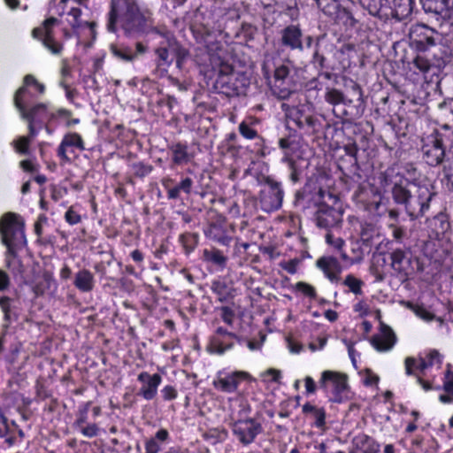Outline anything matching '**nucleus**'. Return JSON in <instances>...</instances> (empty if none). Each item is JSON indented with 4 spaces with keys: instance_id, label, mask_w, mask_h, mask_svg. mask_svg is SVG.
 <instances>
[{
    "instance_id": "1",
    "label": "nucleus",
    "mask_w": 453,
    "mask_h": 453,
    "mask_svg": "<svg viewBox=\"0 0 453 453\" xmlns=\"http://www.w3.org/2000/svg\"><path fill=\"white\" fill-rule=\"evenodd\" d=\"M118 24L127 38H140L150 34L159 35L161 30L154 24L153 12L142 8L139 0H111L107 15V30L116 33Z\"/></svg>"
},
{
    "instance_id": "2",
    "label": "nucleus",
    "mask_w": 453,
    "mask_h": 453,
    "mask_svg": "<svg viewBox=\"0 0 453 453\" xmlns=\"http://www.w3.org/2000/svg\"><path fill=\"white\" fill-rule=\"evenodd\" d=\"M391 196L395 203L403 205L411 219H417L425 216L429 210L434 193L426 185L401 178L391 188Z\"/></svg>"
},
{
    "instance_id": "3",
    "label": "nucleus",
    "mask_w": 453,
    "mask_h": 453,
    "mask_svg": "<svg viewBox=\"0 0 453 453\" xmlns=\"http://www.w3.org/2000/svg\"><path fill=\"white\" fill-rule=\"evenodd\" d=\"M24 226V221L13 212L5 213L0 219L2 242L7 247L6 266L14 275L24 273L23 264L17 255V250L27 244Z\"/></svg>"
},
{
    "instance_id": "4",
    "label": "nucleus",
    "mask_w": 453,
    "mask_h": 453,
    "mask_svg": "<svg viewBox=\"0 0 453 453\" xmlns=\"http://www.w3.org/2000/svg\"><path fill=\"white\" fill-rule=\"evenodd\" d=\"M219 75L216 80V88L227 96H238L245 93L250 81L242 73L234 72V68L228 63L218 59Z\"/></svg>"
},
{
    "instance_id": "5",
    "label": "nucleus",
    "mask_w": 453,
    "mask_h": 453,
    "mask_svg": "<svg viewBox=\"0 0 453 453\" xmlns=\"http://www.w3.org/2000/svg\"><path fill=\"white\" fill-rule=\"evenodd\" d=\"M296 75V71L290 63L278 65L271 86L273 94L281 100L288 98L297 88Z\"/></svg>"
},
{
    "instance_id": "6",
    "label": "nucleus",
    "mask_w": 453,
    "mask_h": 453,
    "mask_svg": "<svg viewBox=\"0 0 453 453\" xmlns=\"http://www.w3.org/2000/svg\"><path fill=\"white\" fill-rule=\"evenodd\" d=\"M421 151L426 162L431 166L439 165L445 157V142L443 134L434 131L423 140Z\"/></svg>"
},
{
    "instance_id": "7",
    "label": "nucleus",
    "mask_w": 453,
    "mask_h": 453,
    "mask_svg": "<svg viewBox=\"0 0 453 453\" xmlns=\"http://www.w3.org/2000/svg\"><path fill=\"white\" fill-rule=\"evenodd\" d=\"M27 89L24 87L19 88L14 96V104L19 111L20 117L27 122L37 123L39 128L50 119V113L45 104H37L29 110L26 109L22 102V97L26 94Z\"/></svg>"
},
{
    "instance_id": "8",
    "label": "nucleus",
    "mask_w": 453,
    "mask_h": 453,
    "mask_svg": "<svg viewBox=\"0 0 453 453\" xmlns=\"http://www.w3.org/2000/svg\"><path fill=\"white\" fill-rule=\"evenodd\" d=\"M266 187L261 190L259 203L264 211L271 212L281 207L284 192L280 182L266 178Z\"/></svg>"
},
{
    "instance_id": "9",
    "label": "nucleus",
    "mask_w": 453,
    "mask_h": 453,
    "mask_svg": "<svg viewBox=\"0 0 453 453\" xmlns=\"http://www.w3.org/2000/svg\"><path fill=\"white\" fill-rule=\"evenodd\" d=\"M262 430L261 424L254 418H238L232 423L233 434L243 445L252 443Z\"/></svg>"
},
{
    "instance_id": "10",
    "label": "nucleus",
    "mask_w": 453,
    "mask_h": 453,
    "mask_svg": "<svg viewBox=\"0 0 453 453\" xmlns=\"http://www.w3.org/2000/svg\"><path fill=\"white\" fill-rule=\"evenodd\" d=\"M390 266L396 275L407 279L414 273L411 249H395L389 253Z\"/></svg>"
},
{
    "instance_id": "11",
    "label": "nucleus",
    "mask_w": 453,
    "mask_h": 453,
    "mask_svg": "<svg viewBox=\"0 0 453 453\" xmlns=\"http://www.w3.org/2000/svg\"><path fill=\"white\" fill-rule=\"evenodd\" d=\"M250 375L243 371L225 372L219 371L212 381L213 388L223 393H234L237 391L242 380L250 379Z\"/></svg>"
},
{
    "instance_id": "12",
    "label": "nucleus",
    "mask_w": 453,
    "mask_h": 453,
    "mask_svg": "<svg viewBox=\"0 0 453 453\" xmlns=\"http://www.w3.org/2000/svg\"><path fill=\"white\" fill-rule=\"evenodd\" d=\"M203 233L209 240L228 247L233 241L234 226L233 225L227 226L224 220H217L211 222L203 230Z\"/></svg>"
},
{
    "instance_id": "13",
    "label": "nucleus",
    "mask_w": 453,
    "mask_h": 453,
    "mask_svg": "<svg viewBox=\"0 0 453 453\" xmlns=\"http://www.w3.org/2000/svg\"><path fill=\"white\" fill-rule=\"evenodd\" d=\"M319 388L327 391L329 388H333L334 395V401L340 403L342 401V393L347 388V376L343 373L334 371H324L319 381Z\"/></svg>"
},
{
    "instance_id": "14",
    "label": "nucleus",
    "mask_w": 453,
    "mask_h": 453,
    "mask_svg": "<svg viewBox=\"0 0 453 453\" xmlns=\"http://www.w3.org/2000/svg\"><path fill=\"white\" fill-rule=\"evenodd\" d=\"M235 340L241 342V339L235 334L219 326L211 337L207 349L211 353L222 355L234 347Z\"/></svg>"
},
{
    "instance_id": "15",
    "label": "nucleus",
    "mask_w": 453,
    "mask_h": 453,
    "mask_svg": "<svg viewBox=\"0 0 453 453\" xmlns=\"http://www.w3.org/2000/svg\"><path fill=\"white\" fill-rule=\"evenodd\" d=\"M58 23V19L50 17L44 20L42 26L33 30V35L42 42V44L53 54H59L62 45L52 36V27Z\"/></svg>"
},
{
    "instance_id": "16",
    "label": "nucleus",
    "mask_w": 453,
    "mask_h": 453,
    "mask_svg": "<svg viewBox=\"0 0 453 453\" xmlns=\"http://www.w3.org/2000/svg\"><path fill=\"white\" fill-rule=\"evenodd\" d=\"M438 33L425 24H415L410 28V37L420 50L435 45Z\"/></svg>"
},
{
    "instance_id": "17",
    "label": "nucleus",
    "mask_w": 453,
    "mask_h": 453,
    "mask_svg": "<svg viewBox=\"0 0 453 453\" xmlns=\"http://www.w3.org/2000/svg\"><path fill=\"white\" fill-rule=\"evenodd\" d=\"M110 50L117 58L125 62H133L140 56L146 54L149 50V47L142 42H136L134 50L124 44H111Z\"/></svg>"
},
{
    "instance_id": "18",
    "label": "nucleus",
    "mask_w": 453,
    "mask_h": 453,
    "mask_svg": "<svg viewBox=\"0 0 453 453\" xmlns=\"http://www.w3.org/2000/svg\"><path fill=\"white\" fill-rule=\"evenodd\" d=\"M315 219L319 227L329 229L340 226L342 214L339 210L323 204L317 211Z\"/></svg>"
},
{
    "instance_id": "19",
    "label": "nucleus",
    "mask_w": 453,
    "mask_h": 453,
    "mask_svg": "<svg viewBox=\"0 0 453 453\" xmlns=\"http://www.w3.org/2000/svg\"><path fill=\"white\" fill-rule=\"evenodd\" d=\"M138 381L142 385L139 389L138 395L145 400H152L157 393V388L162 381V377L158 373L150 374L147 372H142L138 377Z\"/></svg>"
},
{
    "instance_id": "20",
    "label": "nucleus",
    "mask_w": 453,
    "mask_h": 453,
    "mask_svg": "<svg viewBox=\"0 0 453 453\" xmlns=\"http://www.w3.org/2000/svg\"><path fill=\"white\" fill-rule=\"evenodd\" d=\"M303 33L298 26L289 25L280 32V43L292 50H303Z\"/></svg>"
},
{
    "instance_id": "21",
    "label": "nucleus",
    "mask_w": 453,
    "mask_h": 453,
    "mask_svg": "<svg viewBox=\"0 0 453 453\" xmlns=\"http://www.w3.org/2000/svg\"><path fill=\"white\" fill-rule=\"evenodd\" d=\"M259 119L255 117H248L239 124L238 131L241 135L246 139L252 140L257 138L259 142L257 143V145L260 147V149L257 150V154L261 157H265L266 154L264 145L265 140L258 135V133L255 128V126L259 124Z\"/></svg>"
},
{
    "instance_id": "22",
    "label": "nucleus",
    "mask_w": 453,
    "mask_h": 453,
    "mask_svg": "<svg viewBox=\"0 0 453 453\" xmlns=\"http://www.w3.org/2000/svg\"><path fill=\"white\" fill-rule=\"evenodd\" d=\"M421 4L425 12L431 14L439 24L449 18L448 0H421Z\"/></svg>"
},
{
    "instance_id": "23",
    "label": "nucleus",
    "mask_w": 453,
    "mask_h": 453,
    "mask_svg": "<svg viewBox=\"0 0 453 453\" xmlns=\"http://www.w3.org/2000/svg\"><path fill=\"white\" fill-rule=\"evenodd\" d=\"M316 265L330 281L337 282L340 280L342 266L336 257L332 256L321 257L316 261Z\"/></svg>"
},
{
    "instance_id": "24",
    "label": "nucleus",
    "mask_w": 453,
    "mask_h": 453,
    "mask_svg": "<svg viewBox=\"0 0 453 453\" xmlns=\"http://www.w3.org/2000/svg\"><path fill=\"white\" fill-rule=\"evenodd\" d=\"M396 342V336L393 330L387 325L380 326V332L372 336V345L378 351H388L393 348Z\"/></svg>"
},
{
    "instance_id": "25",
    "label": "nucleus",
    "mask_w": 453,
    "mask_h": 453,
    "mask_svg": "<svg viewBox=\"0 0 453 453\" xmlns=\"http://www.w3.org/2000/svg\"><path fill=\"white\" fill-rule=\"evenodd\" d=\"M389 4L390 15L397 20L407 19L413 10V0H386Z\"/></svg>"
},
{
    "instance_id": "26",
    "label": "nucleus",
    "mask_w": 453,
    "mask_h": 453,
    "mask_svg": "<svg viewBox=\"0 0 453 453\" xmlns=\"http://www.w3.org/2000/svg\"><path fill=\"white\" fill-rule=\"evenodd\" d=\"M323 36H319L317 38L315 47H314V52L312 56V62L314 64H317L320 68H326L334 70V67L332 66L326 60V51H332L334 50V47L333 44H326L323 45Z\"/></svg>"
},
{
    "instance_id": "27",
    "label": "nucleus",
    "mask_w": 453,
    "mask_h": 453,
    "mask_svg": "<svg viewBox=\"0 0 453 453\" xmlns=\"http://www.w3.org/2000/svg\"><path fill=\"white\" fill-rule=\"evenodd\" d=\"M158 35L166 39L168 48L173 50L176 56V65L180 68L184 59L188 55V50L178 42L170 31L166 29L161 30V33H159Z\"/></svg>"
},
{
    "instance_id": "28",
    "label": "nucleus",
    "mask_w": 453,
    "mask_h": 453,
    "mask_svg": "<svg viewBox=\"0 0 453 453\" xmlns=\"http://www.w3.org/2000/svg\"><path fill=\"white\" fill-rule=\"evenodd\" d=\"M380 238V228L376 225L372 223H364L361 225L360 242L365 246V249L370 250ZM366 252H369V250Z\"/></svg>"
},
{
    "instance_id": "29",
    "label": "nucleus",
    "mask_w": 453,
    "mask_h": 453,
    "mask_svg": "<svg viewBox=\"0 0 453 453\" xmlns=\"http://www.w3.org/2000/svg\"><path fill=\"white\" fill-rule=\"evenodd\" d=\"M94 274L88 269L80 270L74 277L73 285L81 292L88 293L95 288Z\"/></svg>"
},
{
    "instance_id": "30",
    "label": "nucleus",
    "mask_w": 453,
    "mask_h": 453,
    "mask_svg": "<svg viewBox=\"0 0 453 453\" xmlns=\"http://www.w3.org/2000/svg\"><path fill=\"white\" fill-rule=\"evenodd\" d=\"M171 179H167L163 181V186L167 189L168 199L177 200L180 198V192H184L188 195L191 192L194 181L191 178L186 177L175 187H168V183L171 182Z\"/></svg>"
},
{
    "instance_id": "31",
    "label": "nucleus",
    "mask_w": 453,
    "mask_h": 453,
    "mask_svg": "<svg viewBox=\"0 0 453 453\" xmlns=\"http://www.w3.org/2000/svg\"><path fill=\"white\" fill-rule=\"evenodd\" d=\"M360 3L372 16L387 17L390 15V3H386V0H361Z\"/></svg>"
},
{
    "instance_id": "32",
    "label": "nucleus",
    "mask_w": 453,
    "mask_h": 453,
    "mask_svg": "<svg viewBox=\"0 0 453 453\" xmlns=\"http://www.w3.org/2000/svg\"><path fill=\"white\" fill-rule=\"evenodd\" d=\"M203 259L207 263L219 267L220 269H224L227 263V257L224 255L223 251L215 247L204 249L203 250Z\"/></svg>"
},
{
    "instance_id": "33",
    "label": "nucleus",
    "mask_w": 453,
    "mask_h": 453,
    "mask_svg": "<svg viewBox=\"0 0 453 453\" xmlns=\"http://www.w3.org/2000/svg\"><path fill=\"white\" fill-rule=\"evenodd\" d=\"M169 50L168 45L160 46L155 49V54L157 56V68L155 72L160 73L161 75L167 72V68L173 63V58H171L169 55Z\"/></svg>"
},
{
    "instance_id": "34",
    "label": "nucleus",
    "mask_w": 453,
    "mask_h": 453,
    "mask_svg": "<svg viewBox=\"0 0 453 453\" xmlns=\"http://www.w3.org/2000/svg\"><path fill=\"white\" fill-rule=\"evenodd\" d=\"M169 439V433L166 429H159L154 437L145 441V453H158L161 450L162 443Z\"/></svg>"
},
{
    "instance_id": "35",
    "label": "nucleus",
    "mask_w": 453,
    "mask_h": 453,
    "mask_svg": "<svg viewBox=\"0 0 453 453\" xmlns=\"http://www.w3.org/2000/svg\"><path fill=\"white\" fill-rule=\"evenodd\" d=\"M302 411L304 414L310 415L314 419V426L324 429L326 426V411L324 408H319L309 403L303 405Z\"/></svg>"
},
{
    "instance_id": "36",
    "label": "nucleus",
    "mask_w": 453,
    "mask_h": 453,
    "mask_svg": "<svg viewBox=\"0 0 453 453\" xmlns=\"http://www.w3.org/2000/svg\"><path fill=\"white\" fill-rule=\"evenodd\" d=\"M325 101L331 105L344 104L351 105L355 103L353 98H348L343 92L334 88H326Z\"/></svg>"
},
{
    "instance_id": "37",
    "label": "nucleus",
    "mask_w": 453,
    "mask_h": 453,
    "mask_svg": "<svg viewBox=\"0 0 453 453\" xmlns=\"http://www.w3.org/2000/svg\"><path fill=\"white\" fill-rule=\"evenodd\" d=\"M169 149L173 154L172 160L175 165L186 164L192 157L188 153V147L185 143H173L169 147Z\"/></svg>"
},
{
    "instance_id": "38",
    "label": "nucleus",
    "mask_w": 453,
    "mask_h": 453,
    "mask_svg": "<svg viewBox=\"0 0 453 453\" xmlns=\"http://www.w3.org/2000/svg\"><path fill=\"white\" fill-rule=\"evenodd\" d=\"M357 447L363 453H379L380 445L372 437L361 434L356 438Z\"/></svg>"
},
{
    "instance_id": "39",
    "label": "nucleus",
    "mask_w": 453,
    "mask_h": 453,
    "mask_svg": "<svg viewBox=\"0 0 453 453\" xmlns=\"http://www.w3.org/2000/svg\"><path fill=\"white\" fill-rule=\"evenodd\" d=\"M273 12L285 13L291 17L297 14L296 0H275Z\"/></svg>"
},
{
    "instance_id": "40",
    "label": "nucleus",
    "mask_w": 453,
    "mask_h": 453,
    "mask_svg": "<svg viewBox=\"0 0 453 453\" xmlns=\"http://www.w3.org/2000/svg\"><path fill=\"white\" fill-rule=\"evenodd\" d=\"M179 241L181 243L185 253L190 254L198 244L199 235L196 233L187 232L180 235Z\"/></svg>"
},
{
    "instance_id": "41",
    "label": "nucleus",
    "mask_w": 453,
    "mask_h": 453,
    "mask_svg": "<svg viewBox=\"0 0 453 453\" xmlns=\"http://www.w3.org/2000/svg\"><path fill=\"white\" fill-rule=\"evenodd\" d=\"M430 224L434 226L436 235L445 234L450 227L447 215L442 212L435 215L431 219Z\"/></svg>"
},
{
    "instance_id": "42",
    "label": "nucleus",
    "mask_w": 453,
    "mask_h": 453,
    "mask_svg": "<svg viewBox=\"0 0 453 453\" xmlns=\"http://www.w3.org/2000/svg\"><path fill=\"white\" fill-rule=\"evenodd\" d=\"M67 15L71 18L70 19H68V23L74 30L83 27H90L92 28L95 26V23L93 22L90 23L88 21H82L81 19V10L80 8H72L68 12Z\"/></svg>"
},
{
    "instance_id": "43",
    "label": "nucleus",
    "mask_w": 453,
    "mask_h": 453,
    "mask_svg": "<svg viewBox=\"0 0 453 453\" xmlns=\"http://www.w3.org/2000/svg\"><path fill=\"white\" fill-rule=\"evenodd\" d=\"M342 284L349 288V291L356 296L363 294L362 287L364 282L362 280L357 278L353 274H348L345 276Z\"/></svg>"
},
{
    "instance_id": "44",
    "label": "nucleus",
    "mask_w": 453,
    "mask_h": 453,
    "mask_svg": "<svg viewBox=\"0 0 453 453\" xmlns=\"http://www.w3.org/2000/svg\"><path fill=\"white\" fill-rule=\"evenodd\" d=\"M296 126L300 129L307 128L309 131L317 132L319 120L312 115H305L303 120L296 119Z\"/></svg>"
},
{
    "instance_id": "45",
    "label": "nucleus",
    "mask_w": 453,
    "mask_h": 453,
    "mask_svg": "<svg viewBox=\"0 0 453 453\" xmlns=\"http://www.w3.org/2000/svg\"><path fill=\"white\" fill-rule=\"evenodd\" d=\"M62 142H64V145H66L67 147L73 146L81 150L85 149L81 136L76 133L67 134L64 136Z\"/></svg>"
},
{
    "instance_id": "46",
    "label": "nucleus",
    "mask_w": 453,
    "mask_h": 453,
    "mask_svg": "<svg viewBox=\"0 0 453 453\" xmlns=\"http://www.w3.org/2000/svg\"><path fill=\"white\" fill-rule=\"evenodd\" d=\"M318 8L320 9L325 14L332 16L335 13L337 9V3L334 0H314Z\"/></svg>"
},
{
    "instance_id": "47",
    "label": "nucleus",
    "mask_w": 453,
    "mask_h": 453,
    "mask_svg": "<svg viewBox=\"0 0 453 453\" xmlns=\"http://www.w3.org/2000/svg\"><path fill=\"white\" fill-rule=\"evenodd\" d=\"M31 141L29 137L21 136L19 139L12 142V145L14 146L17 152L27 155L28 154V147Z\"/></svg>"
},
{
    "instance_id": "48",
    "label": "nucleus",
    "mask_w": 453,
    "mask_h": 453,
    "mask_svg": "<svg viewBox=\"0 0 453 453\" xmlns=\"http://www.w3.org/2000/svg\"><path fill=\"white\" fill-rule=\"evenodd\" d=\"M389 228L392 230V237L397 243H403L406 237V230L403 226L397 224H390Z\"/></svg>"
},
{
    "instance_id": "49",
    "label": "nucleus",
    "mask_w": 453,
    "mask_h": 453,
    "mask_svg": "<svg viewBox=\"0 0 453 453\" xmlns=\"http://www.w3.org/2000/svg\"><path fill=\"white\" fill-rule=\"evenodd\" d=\"M132 169L135 176L142 178L148 175L152 171L153 167L142 162H137L132 165Z\"/></svg>"
},
{
    "instance_id": "50",
    "label": "nucleus",
    "mask_w": 453,
    "mask_h": 453,
    "mask_svg": "<svg viewBox=\"0 0 453 453\" xmlns=\"http://www.w3.org/2000/svg\"><path fill=\"white\" fill-rule=\"evenodd\" d=\"M413 65L416 68H418L422 73H427L431 68L430 61L425 58L424 56L418 55L413 59Z\"/></svg>"
},
{
    "instance_id": "51",
    "label": "nucleus",
    "mask_w": 453,
    "mask_h": 453,
    "mask_svg": "<svg viewBox=\"0 0 453 453\" xmlns=\"http://www.w3.org/2000/svg\"><path fill=\"white\" fill-rule=\"evenodd\" d=\"M350 90H351V97L350 98H353L355 100V103L357 106H360L364 104V98H363V90L361 88V87L356 83V82H351V86H350Z\"/></svg>"
},
{
    "instance_id": "52",
    "label": "nucleus",
    "mask_w": 453,
    "mask_h": 453,
    "mask_svg": "<svg viewBox=\"0 0 453 453\" xmlns=\"http://www.w3.org/2000/svg\"><path fill=\"white\" fill-rule=\"evenodd\" d=\"M296 289L303 293L304 296H309L311 298L316 297V290L315 288L305 282H298L296 284Z\"/></svg>"
},
{
    "instance_id": "53",
    "label": "nucleus",
    "mask_w": 453,
    "mask_h": 453,
    "mask_svg": "<svg viewBox=\"0 0 453 453\" xmlns=\"http://www.w3.org/2000/svg\"><path fill=\"white\" fill-rule=\"evenodd\" d=\"M326 242L338 250H341L344 245V241L341 237H334L330 231L326 234Z\"/></svg>"
},
{
    "instance_id": "54",
    "label": "nucleus",
    "mask_w": 453,
    "mask_h": 453,
    "mask_svg": "<svg viewBox=\"0 0 453 453\" xmlns=\"http://www.w3.org/2000/svg\"><path fill=\"white\" fill-rule=\"evenodd\" d=\"M88 407L89 403H86L82 409L79 410L78 418L74 422L76 427L81 428L87 423Z\"/></svg>"
},
{
    "instance_id": "55",
    "label": "nucleus",
    "mask_w": 453,
    "mask_h": 453,
    "mask_svg": "<svg viewBox=\"0 0 453 453\" xmlns=\"http://www.w3.org/2000/svg\"><path fill=\"white\" fill-rule=\"evenodd\" d=\"M299 259L294 258L288 261L280 262V265L282 269L287 271L290 274H295L297 271V266L299 264Z\"/></svg>"
},
{
    "instance_id": "56",
    "label": "nucleus",
    "mask_w": 453,
    "mask_h": 453,
    "mask_svg": "<svg viewBox=\"0 0 453 453\" xmlns=\"http://www.w3.org/2000/svg\"><path fill=\"white\" fill-rule=\"evenodd\" d=\"M222 320L229 326H232L234 319V311L228 306H223L220 309Z\"/></svg>"
},
{
    "instance_id": "57",
    "label": "nucleus",
    "mask_w": 453,
    "mask_h": 453,
    "mask_svg": "<svg viewBox=\"0 0 453 453\" xmlns=\"http://www.w3.org/2000/svg\"><path fill=\"white\" fill-rule=\"evenodd\" d=\"M81 429V434L88 437L92 438L98 434L99 428L96 424H88L87 426H82Z\"/></svg>"
},
{
    "instance_id": "58",
    "label": "nucleus",
    "mask_w": 453,
    "mask_h": 453,
    "mask_svg": "<svg viewBox=\"0 0 453 453\" xmlns=\"http://www.w3.org/2000/svg\"><path fill=\"white\" fill-rule=\"evenodd\" d=\"M443 389L449 395L453 396V372L449 370L447 371L445 375V380L443 383Z\"/></svg>"
},
{
    "instance_id": "59",
    "label": "nucleus",
    "mask_w": 453,
    "mask_h": 453,
    "mask_svg": "<svg viewBox=\"0 0 453 453\" xmlns=\"http://www.w3.org/2000/svg\"><path fill=\"white\" fill-rule=\"evenodd\" d=\"M162 396L164 400L170 401L177 397V390L170 385L165 386L162 390Z\"/></svg>"
},
{
    "instance_id": "60",
    "label": "nucleus",
    "mask_w": 453,
    "mask_h": 453,
    "mask_svg": "<svg viewBox=\"0 0 453 453\" xmlns=\"http://www.w3.org/2000/svg\"><path fill=\"white\" fill-rule=\"evenodd\" d=\"M65 219L70 225H75L81 221L80 214L73 211V208L67 210L65 214Z\"/></svg>"
},
{
    "instance_id": "61",
    "label": "nucleus",
    "mask_w": 453,
    "mask_h": 453,
    "mask_svg": "<svg viewBox=\"0 0 453 453\" xmlns=\"http://www.w3.org/2000/svg\"><path fill=\"white\" fill-rule=\"evenodd\" d=\"M226 12H225V15L227 17L228 19L232 20H237L241 17V11L240 7L234 4L232 7L225 8Z\"/></svg>"
},
{
    "instance_id": "62",
    "label": "nucleus",
    "mask_w": 453,
    "mask_h": 453,
    "mask_svg": "<svg viewBox=\"0 0 453 453\" xmlns=\"http://www.w3.org/2000/svg\"><path fill=\"white\" fill-rule=\"evenodd\" d=\"M417 360L414 357H408L404 360L405 372L407 375H413V369H417Z\"/></svg>"
},
{
    "instance_id": "63",
    "label": "nucleus",
    "mask_w": 453,
    "mask_h": 453,
    "mask_svg": "<svg viewBox=\"0 0 453 453\" xmlns=\"http://www.w3.org/2000/svg\"><path fill=\"white\" fill-rule=\"evenodd\" d=\"M281 161H282L283 163L287 164V165H288V169H289V171H290V172H292V171H295V170L298 169V168H297V166H296V160L293 158V157L291 156V154L289 153V151H286V152L284 153V156H283V157H282Z\"/></svg>"
},
{
    "instance_id": "64",
    "label": "nucleus",
    "mask_w": 453,
    "mask_h": 453,
    "mask_svg": "<svg viewBox=\"0 0 453 453\" xmlns=\"http://www.w3.org/2000/svg\"><path fill=\"white\" fill-rule=\"evenodd\" d=\"M240 410L238 411V418H247L246 417L250 412V406L247 401L242 400L239 404Z\"/></svg>"
}]
</instances>
